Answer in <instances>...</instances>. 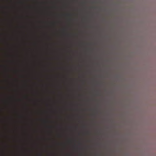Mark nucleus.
Segmentation results:
<instances>
[{
	"instance_id": "nucleus-1",
	"label": "nucleus",
	"mask_w": 156,
	"mask_h": 156,
	"mask_svg": "<svg viewBox=\"0 0 156 156\" xmlns=\"http://www.w3.org/2000/svg\"><path fill=\"white\" fill-rule=\"evenodd\" d=\"M12 97L10 96H8V99L6 100V104L9 105L10 104V100L12 99Z\"/></svg>"
},
{
	"instance_id": "nucleus-2",
	"label": "nucleus",
	"mask_w": 156,
	"mask_h": 156,
	"mask_svg": "<svg viewBox=\"0 0 156 156\" xmlns=\"http://www.w3.org/2000/svg\"><path fill=\"white\" fill-rule=\"evenodd\" d=\"M7 73H8L7 76H8V79L7 81L8 83H9V79H12V77H11V76L10 75H9L8 74V72H9V71L10 70V68L9 67H7Z\"/></svg>"
},
{
	"instance_id": "nucleus-3",
	"label": "nucleus",
	"mask_w": 156,
	"mask_h": 156,
	"mask_svg": "<svg viewBox=\"0 0 156 156\" xmlns=\"http://www.w3.org/2000/svg\"><path fill=\"white\" fill-rule=\"evenodd\" d=\"M7 122L8 123H9L12 120V118L10 116H8L7 117Z\"/></svg>"
},
{
	"instance_id": "nucleus-4",
	"label": "nucleus",
	"mask_w": 156,
	"mask_h": 156,
	"mask_svg": "<svg viewBox=\"0 0 156 156\" xmlns=\"http://www.w3.org/2000/svg\"><path fill=\"white\" fill-rule=\"evenodd\" d=\"M10 147V146L9 144H8L6 146V148L7 150V154H8V156H9V148Z\"/></svg>"
},
{
	"instance_id": "nucleus-5",
	"label": "nucleus",
	"mask_w": 156,
	"mask_h": 156,
	"mask_svg": "<svg viewBox=\"0 0 156 156\" xmlns=\"http://www.w3.org/2000/svg\"><path fill=\"white\" fill-rule=\"evenodd\" d=\"M7 45H8V46H9V44L8 42L7 43ZM8 49H9V51H11L12 50V49L10 48L9 47V48Z\"/></svg>"
},
{
	"instance_id": "nucleus-6",
	"label": "nucleus",
	"mask_w": 156,
	"mask_h": 156,
	"mask_svg": "<svg viewBox=\"0 0 156 156\" xmlns=\"http://www.w3.org/2000/svg\"><path fill=\"white\" fill-rule=\"evenodd\" d=\"M7 129H8V133H9V132H10V129H9V126L8 125Z\"/></svg>"
},
{
	"instance_id": "nucleus-7",
	"label": "nucleus",
	"mask_w": 156,
	"mask_h": 156,
	"mask_svg": "<svg viewBox=\"0 0 156 156\" xmlns=\"http://www.w3.org/2000/svg\"><path fill=\"white\" fill-rule=\"evenodd\" d=\"M8 24H9V26L10 27L11 25H10V21H9V20H8Z\"/></svg>"
},
{
	"instance_id": "nucleus-8",
	"label": "nucleus",
	"mask_w": 156,
	"mask_h": 156,
	"mask_svg": "<svg viewBox=\"0 0 156 156\" xmlns=\"http://www.w3.org/2000/svg\"><path fill=\"white\" fill-rule=\"evenodd\" d=\"M8 62L9 63H12V61H11V60H8Z\"/></svg>"
},
{
	"instance_id": "nucleus-9",
	"label": "nucleus",
	"mask_w": 156,
	"mask_h": 156,
	"mask_svg": "<svg viewBox=\"0 0 156 156\" xmlns=\"http://www.w3.org/2000/svg\"><path fill=\"white\" fill-rule=\"evenodd\" d=\"M8 39L9 40L11 39V37H9V35L8 34Z\"/></svg>"
},
{
	"instance_id": "nucleus-10",
	"label": "nucleus",
	"mask_w": 156,
	"mask_h": 156,
	"mask_svg": "<svg viewBox=\"0 0 156 156\" xmlns=\"http://www.w3.org/2000/svg\"><path fill=\"white\" fill-rule=\"evenodd\" d=\"M9 137H9V136H7V138H8V139H9V140H9Z\"/></svg>"
},
{
	"instance_id": "nucleus-11",
	"label": "nucleus",
	"mask_w": 156,
	"mask_h": 156,
	"mask_svg": "<svg viewBox=\"0 0 156 156\" xmlns=\"http://www.w3.org/2000/svg\"><path fill=\"white\" fill-rule=\"evenodd\" d=\"M6 8H7V9H9V7H7Z\"/></svg>"
},
{
	"instance_id": "nucleus-12",
	"label": "nucleus",
	"mask_w": 156,
	"mask_h": 156,
	"mask_svg": "<svg viewBox=\"0 0 156 156\" xmlns=\"http://www.w3.org/2000/svg\"><path fill=\"white\" fill-rule=\"evenodd\" d=\"M8 57H10V55L9 54H8Z\"/></svg>"
},
{
	"instance_id": "nucleus-13",
	"label": "nucleus",
	"mask_w": 156,
	"mask_h": 156,
	"mask_svg": "<svg viewBox=\"0 0 156 156\" xmlns=\"http://www.w3.org/2000/svg\"><path fill=\"white\" fill-rule=\"evenodd\" d=\"M67 15H68V16H69V14H67Z\"/></svg>"
},
{
	"instance_id": "nucleus-14",
	"label": "nucleus",
	"mask_w": 156,
	"mask_h": 156,
	"mask_svg": "<svg viewBox=\"0 0 156 156\" xmlns=\"http://www.w3.org/2000/svg\"><path fill=\"white\" fill-rule=\"evenodd\" d=\"M45 122H47V121H46V120H45Z\"/></svg>"
}]
</instances>
